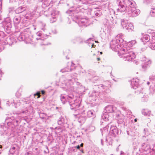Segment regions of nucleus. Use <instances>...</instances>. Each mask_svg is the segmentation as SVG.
<instances>
[{
    "instance_id": "obj_55",
    "label": "nucleus",
    "mask_w": 155,
    "mask_h": 155,
    "mask_svg": "<svg viewBox=\"0 0 155 155\" xmlns=\"http://www.w3.org/2000/svg\"><path fill=\"white\" fill-rule=\"evenodd\" d=\"M117 104H118L120 106H123L124 104V103L123 102H117Z\"/></svg>"
},
{
    "instance_id": "obj_8",
    "label": "nucleus",
    "mask_w": 155,
    "mask_h": 155,
    "mask_svg": "<svg viewBox=\"0 0 155 155\" xmlns=\"http://www.w3.org/2000/svg\"><path fill=\"white\" fill-rule=\"evenodd\" d=\"M148 144L147 143H143L141 144V147L140 149V151L141 152H145L148 153H151L152 154V152L154 151V148Z\"/></svg>"
},
{
    "instance_id": "obj_24",
    "label": "nucleus",
    "mask_w": 155,
    "mask_h": 155,
    "mask_svg": "<svg viewBox=\"0 0 155 155\" xmlns=\"http://www.w3.org/2000/svg\"><path fill=\"white\" fill-rule=\"evenodd\" d=\"M84 113L86 117H90L94 115V111L93 110H91L86 112L84 110Z\"/></svg>"
},
{
    "instance_id": "obj_56",
    "label": "nucleus",
    "mask_w": 155,
    "mask_h": 155,
    "mask_svg": "<svg viewBox=\"0 0 155 155\" xmlns=\"http://www.w3.org/2000/svg\"><path fill=\"white\" fill-rule=\"evenodd\" d=\"M98 78L97 77L95 76V77H94L91 79H90V80H92V81H93L94 80L97 79Z\"/></svg>"
},
{
    "instance_id": "obj_61",
    "label": "nucleus",
    "mask_w": 155,
    "mask_h": 155,
    "mask_svg": "<svg viewBox=\"0 0 155 155\" xmlns=\"http://www.w3.org/2000/svg\"><path fill=\"white\" fill-rule=\"evenodd\" d=\"M36 39L38 40H39V42H40V41L41 40H43L44 39L42 38H36Z\"/></svg>"
},
{
    "instance_id": "obj_12",
    "label": "nucleus",
    "mask_w": 155,
    "mask_h": 155,
    "mask_svg": "<svg viewBox=\"0 0 155 155\" xmlns=\"http://www.w3.org/2000/svg\"><path fill=\"white\" fill-rule=\"evenodd\" d=\"M3 25L7 32H9L12 28L11 21L9 18H6L3 22Z\"/></svg>"
},
{
    "instance_id": "obj_63",
    "label": "nucleus",
    "mask_w": 155,
    "mask_h": 155,
    "mask_svg": "<svg viewBox=\"0 0 155 155\" xmlns=\"http://www.w3.org/2000/svg\"><path fill=\"white\" fill-rule=\"evenodd\" d=\"M146 48H142L141 49V50L142 51H145L146 50Z\"/></svg>"
},
{
    "instance_id": "obj_25",
    "label": "nucleus",
    "mask_w": 155,
    "mask_h": 155,
    "mask_svg": "<svg viewBox=\"0 0 155 155\" xmlns=\"http://www.w3.org/2000/svg\"><path fill=\"white\" fill-rule=\"evenodd\" d=\"M99 95V93L98 92H94L90 94V97H92V100L93 101H95L97 100V98Z\"/></svg>"
},
{
    "instance_id": "obj_54",
    "label": "nucleus",
    "mask_w": 155,
    "mask_h": 155,
    "mask_svg": "<svg viewBox=\"0 0 155 155\" xmlns=\"http://www.w3.org/2000/svg\"><path fill=\"white\" fill-rule=\"evenodd\" d=\"M22 101L25 103V104H27L29 102V101L28 100L24 99V100H22Z\"/></svg>"
},
{
    "instance_id": "obj_10",
    "label": "nucleus",
    "mask_w": 155,
    "mask_h": 155,
    "mask_svg": "<svg viewBox=\"0 0 155 155\" xmlns=\"http://www.w3.org/2000/svg\"><path fill=\"white\" fill-rule=\"evenodd\" d=\"M113 114L114 118L118 119V123L119 124H122L124 121L125 117L120 114V111L116 109V111L114 112Z\"/></svg>"
},
{
    "instance_id": "obj_1",
    "label": "nucleus",
    "mask_w": 155,
    "mask_h": 155,
    "mask_svg": "<svg viewBox=\"0 0 155 155\" xmlns=\"http://www.w3.org/2000/svg\"><path fill=\"white\" fill-rule=\"evenodd\" d=\"M67 98L68 101V103L70 106L71 109V110L74 109L76 113H78L74 114V116L78 118V122L82 124L84 123L87 119L84 113V110L77 109L80 105L81 101L78 99L75 100L72 94L67 95Z\"/></svg>"
},
{
    "instance_id": "obj_21",
    "label": "nucleus",
    "mask_w": 155,
    "mask_h": 155,
    "mask_svg": "<svg viewBox=\"0 0 155 155\" xmlns=\"http://www.w3.org/2000/svg\"><path fill=\"white\" fill-rule=\"evenodd\" d=\"M89 20L86 18H82L79 22V25H80L84 26L85 27L89 25L90 24Z\"/></svg>"
},
{
    "instance_id": "obj_53",
    "label": "nucleus",
    "mask_w": 155,
    "mask_h": 155,
    "mask_svg": "<svg viewBox=\"0 0 155 155\" xmlns=\"http://www.w3.org/2000/svg\"><path fill=\"white\" fill-rule=\"evenodd\" d=\"M71 67L70 68H72V70L74 68H75V65L74 64H73L72 62L71 63Z\"/></svg>"
},
{
    "instance_id": "obj_64",
    "label": "nucleus",
    "mask_w": 155,
    "mask_h": 155,
    "mask_svg": "<svg viewBox=\"0 0 155 155\" xmlns=\"http://www.w3.org/2000/svg\"><path fill=\"white\" fill-rule=\"evenodd\" d=\"M100 86L104 89H105V87H105L104 86V85L103 84H101Z\"/></svg>"
},
{
    "instance_id": "obj_18",
    "label": "nucleus",
    "mask_w": 155,
    "mask_h": 155,
    "mask_svg": "<svg viewBox=\"0 0 155 155\" xmlns=\"http://www.w3.org/2000/svg\"><path fill=\"white\" fill-rule=\"evenodd\" d=\"M139 80L137 78H133L131 82V85L134 89L138 90V88L141 87L139 85Z\"/></svg>"
},
{
    "instance_id": "obj_48",
    "label": "nucleus",
    "mask_w": 155,
    "mask_h": 155,
    "mask_svg": "<svg viewBox=\"0 0 155 155\" xmlns=\"http://www.w3.org/2000/svg\"><path fill=\"white\" fill-rule=\"evenodd\" d=\"M143 133H144L145 135V137L148 136L150 134L148 130L147 129H144Z\"/></svg>"
},
{
    "instance_id": "obj_26",
    "label": "nucleus",
    "mask_w": 155,
    "mask_h": 155,
    "mask_svg": "<svg viewBox=\"0 0 155 155\" xmlns=\"http://www.w3.org/2000/svg\"><path fill=\"white\" fill-rule=\"evenodd\" d=\"M43 1L44 2L42 5V7L45 8L49 6L52 2L51 0H43Z\"/></svg>"
},
{
    "instance_id": "obj_27",
    "label": "nucleus",
    "mask_w": 155,
    "mask_h": 155,
    "mask_svg": "<svg viewBox=\"0 0 155 155\" xmlns=\"http://www.w3.org/2000/svg\"><path fill=\"white\" fill-rule=\"evenodd\" d=\"M142 113L144 116H150L151 115H153L151 114V111L148 109H143L142 110Z\"/></svg>"
},
{
    "instance_id": "obj_47",
    "label": "nucleus",
    "mask_w": 155,
    "mask_h": 155,
    "mask_svg": "<svg viewBox=\"0 0 155 155\" xmlns=\"http://www.w3.org/2000/svg\"><path fill=\"white\" fill-rule=\"evenodd\" d=\"M74 148H76L78 149L82 153H84L83 149L80 148V147L79 145H78V146L75 147Z\"/></svg>"
},
{
    "instance_id": "obj_28",
    "label": "nucleus",
    "mask_w": 155,
    "mask_h": 155,
    "mask_svg": "<svg viewBox=\"0 0 155 155\" xmlns=\"http://www.w3.org/2000/svg\"><path fill=\"white\" fill-rule=\"evenodd\" d=\"M0 127L1 128L0 131L2 133V135H4L7 134L8 131L6 129V127L4 126L3 124H0Z\"/></svg>"
},
{
    "instance_id": "obj_50",
    "label": "nucleus",
    "mask_w": 155,
    "mask_h": 155,
    "mask_svg": "<svg viewBox=\"0 0 155 155\" xmlns=\"http://www.w3.org/2000/svg\"><path fill=\"white\" fill-rule=\"evenodd\" d=\"M95 16L97 17H99L101 15V13L99 11L96 12L95 13Z\"/></svg>"
},
{
    "instance_id": "obj_22",
    "label": "nucleus",
    "mask_w": 155,
    "mask_h": 155,
    "mask_svg": "<svg viewBox=\"0 0 155 155\" xmlns=\"http://www.w3.org/2000/svg\"><path fill=\"white\" fill-rule=\"evenodd\" d=\"M7 38V40L8 41V45H11L14 43H15L16 39L14 36L8 37Z\"/></svg>"
},
{
    "instance_id": "obj_29",
    "label": "nucleus",
    "mask_w": 155,
    "mask_h": 155,
    "mask_svg": "<svg viewBox=\"0 0 155 155\" xmlns=\"http://www.w3.org/2000/svg\"><path fill=\"white\" fill-rule=\"evenodd\" d=\"M109 116L108 114L105 112L103 113L101 116V120H103L105 121H108L109 120Z\"/></svg>"
},
{
    "instance_id": "obj_40",
    "label": "nucleus",
    "mask_w": 155,
    "mask_h": 155,
    "mask_svg": "<svg viewBox=\"0 0 155 155\" xmlns=\"http://www.w3.org/2000/svg\"><path fill=\"white\" fill-rule=\"evenodd\" d=\"M1 43L3 45H6L8 44V41L7 40V38H4L3 40L1 41Z\"/></svg>"
},
{
    "instance_id": "obj_14",
    "label": "nucleus",
    "mask_w": 155,
    "mask_h": 155,
    "mask_svg": "<svg viewBox=\"0 0 155 155\" xmlns=\"http://www.w3.org/2000/svg\"><path fill=\"white\" fill-rule=\"evenodd\" d=\"M121 132V130L118 129L116 126H111L110 133L112 137H116L117 135L120 134Z\"/></svg>"
},
{
    "instance_id": "obj_23",
    "label": "nucleus",
    "mask_w": 155,
    "mask_h": 155,
    "mask_svg": "<svg viewBox=\"0 0 155 155\" xmlns=\"http://www.w3.org/2000/svg\"><path fill=\"white\" fill-rule=\"evenodd\" d=\"M21 21V17L19 15L15 16L13 19V22L15 25L19 24Z\"/></svg>"
},
{
    "instance_id": "obj_51",
    "label": "nucleus",
    "mask_w": 155,
    "mask_h": 155,
    "mask_svg": "<svg viewBox=\"0 0 155 155\" xmlns=\"http://www.w3.org/2000/svg\"><path fill=\"white\" fill-rule=\"evenodd\" d=\"M23 114H25V115H28L29 114L28 113L27 110L24 111L23 110L21 112Z\"/></svg>"
},
{
    "instance_id": "obj_2",
    "label": "nucleus",
    "mask_w": 155,
    "mask_h": 155,
    "mask_svg": "<svg viewBox=\"0 0 155 155\" xmlns=\"http://www.w3.org/2000/svg\"><path fill=\"white\" fill-rule=\"evenodd\" d=\"M123 35L120 34L117 35V36L110 42V47L112 50L115 51H119L120 50L123 49L125 46L122 44L124 41L123 39L122 38Z\"/></svg>"
},
{
    "instance_id": "obj_46",
    "label": "nucleus",
    "mask_w": 155,
    "mask_h": 155,
    "mask_svg": "<svg viewBox=\"0 0 155 155\" xmlns=\"http://www.w3.org/2000/svg\"><path fill=\"white\" fill-rule=\"evenodd\" d=\"M146 62H145L144 63V64H146V65L147 66V67H148L150 66V65L151 63V61L150 60H148L147 61L146 60Z\"/></svg>"
},
{
    "instance_id": "obj_3",
    "label": "nucleus",
    "mask_w": 155,
    "mask_h": 155,
    "mask_svg": "<svg viewBox=\"0 0 155 155\" xmlns=\"http://www.w3.org/2000/svg\"><path fill=\"white\" fill-rule=\"evenodd\" d=\"M119 55L120 58L125 59V61L131 62L135 57L134 52L132 51L131 48L128 49L126 46L119 51Z\"/></svg>"
},
{
    "instance_id": "obj_41",
    "label": "nucleus",
    "mask_w": 155,
    "mask_h": 155,
    "mask_svg": "<svg viewBox=\"0 0 155 155\" xmlns=\"http://www.w3.org/2000/svg\"><path fill=\"white\" fill-rule=\"evenodd\" d=\"M150 14L152 17H155V7L151 8Z\"/></svg>"
},
{
    "instance_id": "obj_13",
    "label": "nucleus",
    "mask_w": 155,
    "mask_h": 155,
    "mask_svg": "<svg viewBox=\"0 0 155 155\" xmlns=\"http://www.w3.org/2000/svg\"><path fill=\"white\" fill-rule=\"evenodd\" d=\"M121 25L123 28L128 30V31H132L134 28L133 24L128 22L127 20L122 21Z\"/></svg>"
},
{
    "instance_id": "obj_20",
    "label": "nucleus",
    "mask_w": 155,
    "mask_h": 155,
    "mask_svg": "<svg viewBox=\"0 0 155 155\" xmlns=\"http://www.w3.org/2000/svg\"><path fill=\"white\" fill-rule=\"evenodd\" d=\"M150 42L151 43L150 47L152 49L155 50V32H153L151 34V37L150 39Z\"/></svg>"
},
{
    "instance_id": "obj_59",
    "label": "nucleus",
    "mask_w": 155,
    "mask_h": 155,
    "mask_svg": "<svg viewBox=\"0 0 155 155\" xmlns=\"http://www.w3.org/2000/svg\"><path fill=\"white\" fill-rule=\"evenodd\" d=\"M18 0H10V2H16L18 1Z\"/></svg>"
},
{
    "instance_id": "obj_9",
    "label": "nucleus",
    "mask_w": 155,
    "mask_h": 155,
    "mask_svg": "<svg viewBox=\"0 0 155 155\" xmlns=\"http://www.w3.org/2000/svg\"><path fill=\"white\" fill-rule=\"evenodd\" d=\"M117 3L118 5V8L117 9L118 12H122L126 11L127 13V6L124 0H117Z\"/></svg>"
},
{
    "instance_id": "obj_19",
    "label": "nucleus",
    "mask_w": 155,
    "mask_h": 155,
    "mask_svg": "<svg viewBox=\"0 0 155 155\" xmlns=\"http://www.w3.org/2000/svg\"><path fill=\"white\" fill-rule=\"evenodd\" d=\"M117 108L112 105H108L106 107L104 111H105L107 113H112L116 111Z\"/></svg>"
},
{
    "instance_id": "obj_58",
    "label": "nucleus",
    "mask_w": 155,
    "mask_h": 155,
    "mask_svg": "<svg viewBox=\"0 0 155 155\" xmlns=\"http://www.w3.org/2000/svg\"><path fill=\"white\" fill-rule=\"evenodd\" d=\"M71 150L72 151H73L74 152H76L77 151V150L75 149V148H72L71 149Z\"/></svg>"
},
{
    "instance_id": "obj_15",
    "label": "nucleus",
    "mask_w": 155,
    "mask_h": 155,
    "mask_svg": "<svg viewBox=\"0 0 155 155\" xmlns=\"http://www.w3.org/2000/svg\"><path fill=\"white\" fill-rule=\"evenodd\" d=\"M19 150V147L17 144H14L12 145L9 150V155H17L18 153V151Z\"/></svg>"
},
{
    "instance_id": "obj_36",
    "label": "nucleus",
    "mask_w": 155,
    "mask_h": 155,
    "mask_svg": "<svg viewBox=\"0 0 155 155\" xmlns=\"http://www.w3.org/2000/svg\"><path fill=\"white\" fill-rule=\"evenodd\" d=\"M72 70V68H70L69 67H67L60 70V71L62 72H68L71 71Z\"/></svg>"
},
{
    "instance_id": "obj_6",
    "label": "nucleus",
    "mask_w": 155,
    "mask_h": 155,
    "mask_svg": "<svg viewBox=\"0 0 155 155\" xmlns=\"http://www.w3.org/2000/svg\"><path fill=\"white\" fill-rule=\"evenodd\" d=\"M136 94L139 95V97L141 98L143 101H146L148 97L147 93H146L145 89H143L141 87L138 88V90H136L135 91Z\"/></svg>"
},
{
    "instance_id": "obj_16",
    "label": "nucleus",
    "mask_w": 155,
    "mask_h": 155,
    "mask_svg": "<svg viewBox=\"0 0 155 155\" xmlns=\"http://www.w3.org/2000/svg\"><path fill=\"white\" fill-rule=\"evenodd\" d=\"M59 14V12L55 9H53L51 13V18H50V21L51 23H53L55 22Z\"/></svg>"
},
{
    "instance_id": "obj_34",
    "label": "nucleus",
    "mask_w": 155,
    "mask_h": 155,
    "mask_svg": "<svg viewBox=\"0 0 155 155\" xmlns=\"http://www.w3.org/2000/svg\"><path fill=\"white\" fill-rule=\"evenodd\" d=\"M13 103L15 108H16L20 106L21 102L18 99L17 100H13Z\"/></svg>"
},
{
    "instance_id": "obj_4",
    "label": "nucleus",
    "mask_w": 155,
    "mask_h": 155,
    "mask_svg": "<svg viewBox=\"0 0 155 155\" xmlns=\"http://www.w3.org/2000/svg\"><path fill=\"white\" fill-rule=\"evenodd\" d=\"M32 38L30 29L27 28L20 34L18 39L20 41H25L29 42L32 40Z\"/></svg>"
},
{
    "instance_id": "obj_39",
    "label": "nucleus",
    "mask_w": 155,
    "mask_h": 155,
    "mask_svg": "<svg viewBox=\"0 0 155 155\" xmlns=\"http://www.w3.org/2000/svg\"><path fill=\"white\" fill-rule=\"evenodd\" d=\"M127 134L128 136H130L132 137L134 136L135 135L134 133L131 130H128L127 131Z\"/></svg>"
},
{
    "instance_id": "obj_17",
    "label": "nucleus",
    "mask_w": 155,
    "mask_h": 155,
    "mask_svg": "<svg viewBox=\"0 0 155 155\" xmlns=\"http://www.w3.org/2000/svg\"><path fill=\"white\" fill-rule=\"evenodd\" d=\"M125 4L127 6V11L131 8L136 7V3L135 2L132 0H124Z\"/></svg>"
},
{
    "instance_id": "obj_57",
    "label": "nucleus",
    "mask_w": 155,
    "mask_h": 155,
    "mask_svg": "<svg viewBox=\"0 0 155 155\" xmlns=\"http://www.w3.org/2000/svg\"><path fill=\"white\" fill-rule=\"evenodd\" d=\"M25 155H32V153L31 152H26Z\"/></svg>"
},
{
    "instance_id": "obj_45",
    "label": "nucleus",
    "mask_w": 155,
    "mask_h": 155,
    "mask_svg": "<svg viewBox=\"0 0 155 155\" xmlns=\"http://www.w3.org/2000/svg\"><path fill=\"white\" fill-rule=\"evenodd\" d=\"M40 117L41 119H44L46 116V114L43 113H40L39 114Z\"/></svg>"
},
{
    "instance_id": "obj_44",
    "label": "nucleus",
    "mask_w": 155,
    "mask_h": 155,
    "mask_svg": "<svg viewBox=\"0 0 155 155\" xmlns=\"http://www.w3.org/2000/svg\"><path fill=\"white\" fill-rule=\"evenodd\" d=\"M108 130L107 126L105 127L103 129V130L101 132V133L103 135V134H105V133H107Z\"/></svg>"
},
{
    "instance_id": "obj_43",
    "label": "nucleus",
    "mask_w": 155,
    "mask_h": 155,
    "mask_svg": "<svg viewBox=\"0 0 155 155\" xmlns=\"http://www.w3.org/2000/svg\"><path fill=\"white\" fill-rule=\"evenodd\" d=\"M61 100L62 103L64 104L65 103L66 99L65 97L62 95L61 94Z\"/></svg>"
},
{
    "instance_id": "obj_37",
    "label": "nucleus",
    "mask_w": 155,
    "mask_h": 155,
    "mask_svg": "<svg viewBox=\"0 0 155 155\" xmlns=\"http://www.w3.org/2000/svg\"><path fill=\"white\" fill-rule=\"evenodd\" d=\"M64 122V119L63 117H60L58 121V123L59 125H62Z\"/></svg>"
},
{
    "instance_id": "obj_30",
    "label": "nucleus",
    "mask_w": 155,
    "mask_h": 155,
    "mask_svg": "<svg viewBox=\"0 0 155 155\" xmlns=\"http://www.w3.org/2000/svg\"><path fill=\"white\" fill-rule=\"evenodd\" d=\"M136 43V41L135 40H132L131 41H129L128 42H127V46H128V47H127V46L126 45H124L125 47L126 46V47L128 49L130 48V47H133V46Z\"/></svg>"
},
{
    "instance_id": "obj_32",
    "label": "nucleus",
    "mask_w": 155,
    "mask_h": 155,
    "mask_svg": "<svg viewBox=\"0 0 155 155\" xmlns=\"http://www.w3.org/2000/svg\"><path fill=\"white\" fill-rule=\"evenodd\" d=\"M150 38L149 35H144L141 38V40L143 42L150 41Z\"/></svg>"
},
{
    "instance_id": "obj_5",
    "label": "nucleus",
    "mask_w": 155,
    "mask_h": 155,
    "mask_svg": "<svg viewBox=\"0 0 155 155\" xmlns=\"http://www.w3.org/2000/svg\"><path fill=\"white\" fill-rule=\"evenodd\" d=\"M74 78L65 81L64 82L65 86L64 87L68 92H74L75 91V88L74 86Z\"/></svg>"
},
{
    "instance_id": "obj_31",
    "label": "nucleus",
    "mask_w": 155,
    "mask_h": 155,
    "mask_svg": "<svg viewBox=\"0 0 155 155\" xmlns=\"http://www.w3.org/2000/svg\"><path fill=\"white\" fill-rule=\"evenodd\" d=\"M26 8L25 7L22 6L18 8L16 10V13L19 14L24 11L26 10Z\"/></svg>"
},
{
    "instance_id": "obj_35",
    "label": "nucleus",
    "mask_w": 155,
    "mask_h": 155,
    "mask_svg": "<svg viewBox=\"0 0 155 155\" xmlns=\"http://www.w3.org/2000/svg\"><path fill=\"white\" fill-rule=\"evenodd\" d=\"M63 130L62 128L60 127L57 128L55 127V133L56 134L58 135H61V133L62 132Z\"/></svg>"
},
{
    "instance_id": "obj_33",
    "label": "nucleus",
    "mask_w": 155,
    "mask_h": 155,
    "mask_svg": "<svg viewBox=\"0 0 155 155\" xmlns=\"http://www.w3.org/2000/svg\"><path fill=\"white\" fill-rule=\"evenodd\" d=\"M105 142H106L107 145H110L112 143V139L109 136H107L105 139Z\"/></svg>"
},
{
    "instance_id": "obj_52",
    "label": "nucleus",
    "mask_w": 155,
    "mask_h": 155,
    "mask_svg": "<svg viewBox=\"0 0 155 155\" xmlns=\"http://www.w3.org/2000/svg\"><path fill=\"white\" fill-rule=\"evenodd\" d=\"M146 64H144L142 65V68L144 70H145L147 68V66L146 65Z\"/></svg>"
},
{
    "instance_id": "obj_62",
    "label": "nucleus",
    "mask_w": 155,
    "mask_h": 155,
    "mask_svg": "<svg viewBox=\"0 0 155 155\" xmlns=\"http://www.w3.org/2000/svg\"><path fill=\"white\" fill-rule=\"evenodd\" d=\"M125 155V154L122 151H121L120 152V155Z\"/></svg>"
},
{
    "instance_id": "obj_11",
    "label": "nucleus",
    "mask_w": 155,
    "mask_h": 155,
    "mask_svg": "<svg viewBox=\"0 0 155 155\" xmlns=\"http://www.w3.org/2000/svg\"><path fill=\"white\" fill-rule=\"evenodd\" d=\"M140 10L138 9H136V7L129 9L127 10V14H128L129 17H135L138 15L140 13Z\"/></svg>"
},
{
    "instance_id": "obj_38",
    "label": "nucleus",
    "mask_w": 155,
    "mask_h": 155,
    "mask_svg": "<svg viewBox=\"0 0 155 155\" xmlns=\"http://www.w3.org/2000/svg\"><path fill=\"white\" fill-rule=\"evenodd\" d=\"M150 93L152 94L155 93V84L154 85L150 86Z\"/></svg>"
},
{
    "instance_id": "obj_42",
    "label": "nucleus",
    "mask_w": 155,
    "mask_h": 155,
    "mask_svg": "<svg viewBox=\"0 0 155 155\" xmlns=\"http://www.w3.org/2000/svg\"><path fill=\"white\" fill-rule=\"evenodd\" d=\"M85 0L86 1V2H84V4H85L86 3H87L89 4H95V1H99V0H97V1L95 0V1L93 2V0Z\"/></svg>"
},
{
    "instance_id": "obj_49",
    "label": "nucleus",
    "mask_w": 155,
    "mask_h": 155,
    "mask_svg": "<svg viewBox=\"0 0 155 155\" xmlns=\"http://www.w3.org/2000/svg\"><path fill=\"white\" fill-rule=\"evenodd\" d=\"M149 79L151 81H155V75H152L150 76Z\"/></svg>"
},
{
    "instance_id": "obj_60",
    "label": "nucleus",
    "mask_w": 155,
    "mask_h": 155,
    "mask_svg": "<svg viewBox=\"0 0 155 155\" xmlns=\"http://www.w3.org/2000/svg\"><path fill=\"white\" fill-rule=\"evenodd\" d=\"M37 35L38 36H40V37L42 36L41 34V33H40V32H38L37 33Z\"/></svg>"
},
{
    "instance_id": "obj_7",
    "label": "nucleus",
    "mask_w": 155,
    "mask_h": 155,
    "mask_svg": "<svg viewBox=\"0 0 155 155\" xmlns=\"http://www.w3.org/2000/svg\"><path fill=\"white\" fill-rule=\"evenodd\" d=\"M20 121V119L18 120L17 118L15 119L14 117H12L11 118L6 119L5 122L7 123L8 127L13 128L15 126H17Z\"/></svg>"
}]
</instances>
